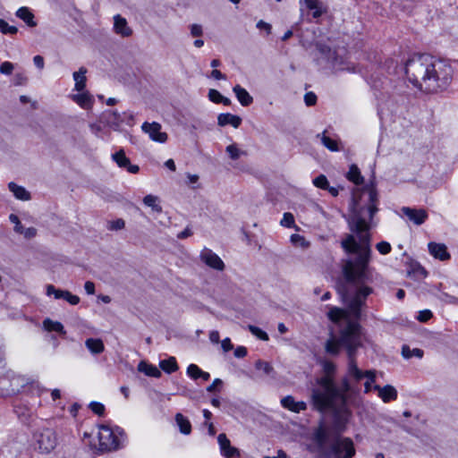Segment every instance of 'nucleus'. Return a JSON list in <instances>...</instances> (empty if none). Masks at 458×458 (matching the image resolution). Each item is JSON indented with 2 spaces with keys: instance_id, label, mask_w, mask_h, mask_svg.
Returning <instances> with one entry per match:
<instances>
[{
  "instance_id": "1",
  "label": "nucleus",
  "mask_w": 458,
  "mask_h": 458,
  "mask_svg": "<svg viewBox=\"0 0 458 458\" xmlns=\"http://www.w3.org/2000/svg\"><path fill=\"white\" fill-rule=\"evenodd\" d=\"M377 193L373 185L352 191L349 224L357 238L353 234H348L341 245L346 253L356 255L354 259L349 258L343 261L344 276L354 286L353 291L348 292L353 293L349 305L354 314L359 313V308L373 292L366 284L372 282L373 275V268L369 267L371 248L369 230L377 211Z\"/></svg>"
},
{
  "instance_id": "2",
  "label": "nucleus",
  "mask_w": 458,
  "mask_h": 458,
  "mask_svg": "<svg viewBox=\"0 0 458 458\" xmlns=\"http://www.w3.org/2000/svg\"><path fill=\"white\" fill-rule=\"evenodd\" d=\"M343 301L347 305L348 310H344L336 307L330 308L327 312L329 319L338 324L343 328L339 339L331 337L326 344V350L330 354H337L340 352L341 347H344L348 353L349 365H348V375L350 377L356 381L365 379L364 382V392L366 394L370 393L374 390L376 382V371L366 370L362 371L357 367L355 362V352L356 350L361 346L363 336L361 334V328L357 322L360 315V309L365 302L359 308V313L354 314L349 305L350 299L353 296V293H342Z\"/></svg>"
},
{
  "instance_id": "3",
  "label": "nucleus",
  "mask_w": 458,
  "mask_h": 458,
  "mask_svg": "<svg viewBox=\"0 0 458 458\" xmlns=\"http://www.w3.org/2000/svg\"><path fill=\"white\" fill-rule=\"evenodd\" d=\"M322 368L325 375L317 380L318 386L312 389V404L319 411H332L337 427L343 429L352 415L346 405L345 397L350 386L348 380L344 379L341 389L336 388L333 377L335 365L333 362L325 360L322 362Z\"/></svg>"
},
{
  "instance_id": "4",
  "label": "nucleus",
  "mask_w": 458,
  "mask_h": 458,
  "mask_svg": "<svg viewBox=\"0 0 458 458\" xmlns=\"http://www.w3.org/2000/svg\"><path fill=\"white\" fill-rule=\"evenodd\" d=\"M405 73L414 87L432 93L445 89L451 80L453 70L445 62L428 55L412 56L405 65Z\"/></svg>"
},
{
  "instance_id": "5",
  "label": "nucleus",
  "mask_w": 458,
  "mask_h": 458,
  "mask_svg": "<svg viewBox=\"0 0 458 458\" xmlns=\"http://www.w3.org/2000/svg\"><path fill=\"white\" fill-rule=\"evenodd\" d=\"M318 47L321 56L326 58L331 64L335 72H356V66L349 60V56H347L344 49L332 50L328 47L321 45Z\"/></svg>"
},
{
  "instance_id": "6",
  "label": "nucleus",
  "mask_w": 458,
  "mask_h": 458,
  "mask_svg": "<svg viewBox=\"0 0 458 458\" xmlns=\"http://www.w3.org/2000/svg\"><path fill=\"white\" fill-rule=\"evenodd\" d=\"M123 434V430L119 428L113 429L108 426H100L98 430L99 449L103 451L117 449L121 445Z\"/></svg>"
},
{
  "instance_id": "7",
  "label": "nucleus",
  "mask_w": 458,
  "mask_h": 458,
  "mask_svg": "<svg viewBox=\"0 0 458 458\" xmlns=\"http://www.w3.org/2000/svg\"><path fill=\"white\" fill-rule=\"evenodd\" d=\"M57 445V437L54 430L44 428L33 436V448L41 454H49Z\"/></svg>"
},
{
  "instance_id": "8",
  "label": "nucleus",
  "mask_w": 458,
  "mask_h": 458,
  "mask_svg": "<svg viewBox=\"0 0 458 458\" xmlns=\"http://www.w3.org/2000/svg\"><path fill=\"white\" fill-rule=\"evenodd\" d=\"M330 454L334 458H352L355 454L352 440L348 437L337 439L332 445Z\"/></svg>"
},
{
  "instance_id": "9",
  "label": "nucleus",
  "mask_w": 458,
  "mask_h": 458,
  "mask_svg": "<svg viewBox=\"0 0 458 458\" xmlns=\"http://www.w3.org/2000/svg\"><path fill=\"white\" fill-rule=\"evenodd\" d=\"M141 130L148 135L151 140L165 143L167 141L168 135L165 131H162V126L160 123L153 122L148 123L145 122L141 125Z\"/></svg>"
},
{
  "instance_id": "10",
  "label": "nucleus",
  "mask_w": 458,
  "mask_h": 458,
  "mask_svg": "<svg viewBox=\"0 0 458 458\" xmlns=\"http://www.w3.org/2000/svg\"><path fill=\"white\" fill-rule=\"evenodd\" d=\"M200 260L208 267L222 271L225 268L223 260L213 250L204 248L199 255Z\"/></svg>"
},
{
  "instance_id": "11",
  "label": "nucleus",
  "mask_w": 458,
  "mask_h": 458,
  "mask_svg": "<svg viewBox=\"0 0 458 458\" xmlns=\"http://www.w3.org/2000/svg\"><path fill=\"white\" fill-rule=\"evenodd\" d=\"M401 212L416 225H422L428 217V212L423 208L403 207L402 208Z\"/></svg>"
},
{
  "instance_id": "12",
  "label": "nucleus",
  "mask_w": 458,
  "mask_h": 458,
  "mask_svg": "<svg viewBox=\"0 0 458 458\" xmlns=\"http://www.w3.org/2000/svg\"><path fill=\"white\" fill-rule=\"evenodd\" d=\"M301 11H310L314 19L319 18L327 12L326 6L319 0H300Z\"/></svg>"
},
{
  "instance_id": "13",
  "label": "nucleus",
  "mask_w": 458,
  "mask_h": 458,
  "mask_svg": "<svg viewBox=\"0 0 458 458\" xmlns=\"http://www.w3.org/2000/svg\"><path fill=\"white\" fill-rule=\"evenodd\" d=\"M112 160L115 162V164L120 168H124L130 174H137L140 171V167L137 165L131 164L130 159L126 157L125 152L123 148L119 149L115 153L111 156Z\"/></svg>"
},
{
  "instance_id": "14",
  "label": "nucleus",
  "mask_w": 458,
  "mask_h": 458,
  "mask_svg": "<svg viewBox=\"0 0 458 458\" xmlns=\"http://www.w3.org/2000/svg\"><path fill=\"white\" fill-rule=\"evenodd\" d=\"M217 442L220 447L221 454L225 458H238L240 457V451L232 446L230 440L225 434H220L217 437Z\"/></svg>"
},
{
  "instance_id": "15",
  "label": "nucleus",
  "mask_w": 458,
  "mask_h": 458,
  "mask_svg": "<svg viewBox=\"0 0 458 458\" xmlns=\"http://www.w3.org/2000/svg\"><path fill=\"white\" fill-rule=\"evenodd\" d=\"M71 99L80 107L89 110L94 105L93 96L87 90H82L70 95Z\"/></svg>"
},
{
  "instance_id": "16",
  "label": "nucleus",
  "mask_w": 458,
  "mask_h": 458,
  "mask_svg": "<svg viewBox=\"0 0 458 458\" xmlns=\"http://www.w3.org/2000/svg\"><path fill=\"white\" fill-rule=\"evenodd\" d=\"M428 250L432 257L441 261H446L451 258L447 247L444 243L430 242L428 243Z\"/></svg>"
},
{
  "instance_id": "17",
  "label": "nucleus",
  "mask_w": 458,
  "mask_h": 458,
  "mask_svg": "<svg viewBox=\"0 0 458 458\" xmlns=\"http://www.w3.org/2000/svg\"><path fill=\"white\" fill-rule=\"evenodd\" d=\"M100 119L114 131H118L124 123L123 114H119L115 111L104 112Z\"/></svg>"
},
{
  "instance_id": "18",
  "label": "nucleus",
  "mask_w": 458,
  "mask_h": 458,
  "mask_svg": "<svg viewBox=\"0 0 458 458\" xmlns=\"http://www.w3.org/2000/svg\"><path fill=\"white\" fill-rule=\"evenodd\" d=\"M114 31L123 38H128L132 35V30L128 25L126 19L120 14L114 16Z\"/></svg>"
},
{
  "instance_id": "19",
  "label": "nucleus",
  "mask_w": 458,
  "mask_h": 458,
  "mask_svg": "<svg viewBox=\"0 0 458 458\" xmlns=\"http://www.w3.org/2000/svg\"><path fill=\"white\" fill-rule=\"evenodd\" d=\"M374 390L377 391V396L386 403L395 401L398 396L397 390L391 385L384 386H374Z\"/></svg>"
},
{
  "instance_id": "20",
  "label": "nucleus",
  "mask_w": 458,
  "mask_h": 458,
  "mask_svg": "<svg viewBox=\"0 0 458 458\" xmlns=\"http://www.w3.org/2000/svg\"><path fill=\"white\" fill-rule=\"evenodd\" d=\"M281 405L293 412L299 413L307 409V403L302 401H296L292 395L281 399Z\"/></svg>"
},
{
  "instance_id": "21",
  "label": "nucleus",
  "mask_w": 458,
  "mask_h": 458,
  "mask_svg": "<svg viewBox=\"0 0 458 458\" xmlns=\"http://www.w3.org/2000/svg\"><path fill=\"white\" fill-rule=\"evenodd\" d=\"M8 189L13 194L15 199L19 200L28 201L31 199L30 191H28L23 186L18 185L13 182L8 183Z\"/></svg>"
},
{
  "instance_id": "22",
  "label": "nucleus",
  "mask_w": 458,
  "mask_h": 458,
  "mask_svg": "<svg viewBox=\"0 0 458 458\" xmlns=\"http://www.w3.org/2000/svg\"><path fill=\"white\" fill-rule=\"evenodd\" d=\"M217 122L220 126L231 125L233 128H238L242 123V118L230 113L220 114Z\"/></svg>"
},
{
  "instance_id": "23",
  "label": "nucleus",
  "mask_w": 458,
  "mask_h": 458,
  "mask_svg": "<svg viewBox=\"0 0 458 458\" xmlns=\"http://www.w3.org/2000/svg\"><path fill=\"white\" fill-rule=\"evenodd\" d=\"M86 73L87 69L85 67H81L79 71L73 72L72 76L75 82L73 90L77 92L86 90Z\"/></svg>"
},
{
  "instance_id": "24",
  "label": "nucleus",
  "mask_w": 458,
  "mask_h": 458,
  "mask_svg": "<svg viewBox=\"0 0 458 458\" xmlns=\"http://www.w3.org/2000/svg\"><path fill=\"white\" fill-rule=\"evenodd\" d=\"M233 91L242 106H248L253 102V98L240 85L234 86Z\"/></svg>"
},
{
  "instance_id": "25",
  "label": "nucleus",
  "mask_w": 458,
  "mask_h": 458,
  "mask_svg": "<svg viewBox=\"0 0 458 458\" xmlns=\"http://www.w3.org/2000/svg\"><path fill=\"white\" fill-rule=\"evenodd\" d=\"M85 345L92 354H100L105 351L104 343L99 338H88Z\"/></svg>"
},
{
  "instance_id": "26",
  "label": "nucleus",
  "mask_w": 458,
  "mask_h": 458,
  "mask_svg": "<svg viewBox=\"0 0 458 458\" xmlns=\"http://www.w3.org/2000/svg\"><path fill=\"white\" fill-rule=\"evenodd\" d=\"M138 370L152 377H159L161 376L160 370L155 365L147 361H140L138 365Z\"/></svg>"
},
{
  "instance_id": "27",
  "label": "nucleus",
  "mask_w": 458,
  "mask_h": 458,
  "mask_svg": "<svg viewBox=\"0 0 458 458\" xmlns=\"http://www.w3.org/2000/svg\"><path fill=\"white\" fill-rule=\"evenodd\" d=\"M175 423L179 428V430L183 435H189L191 432V424L190 420L183 416L182 413L175 415Z\"/></svg>"
},
{
  "instance_id": "28",
  "label": "nucleus",
  "mask_w": 458,
  "mask_h": 458,
  "mask_svg": "<svg viewBox=\"0 0 458 458\" xmlns=\"http://www.w3.org/2000/svg\"><path fill=\"white\" fill-rule=\"evenodd\" d=\"M346 178L357 186L362 184L363 182V176L361 175L360 171L356 165H352L349 167V171L346 174Z\"/></svg>"
},
{
  "instance_id": "29",
  "label": "nucleus",
  "mask_w": 458,
  "mask_h": 458,
  "mask_svg": "<svg viewBox=\"0 0 458 458\" xmlns=\"http://www.w3.org/2000/svg\"><path fill=\"white\" fill-rule=\"evenodd\" d=\"M143 203L150 208L152 209V211L156 212V213H161L162 212V207L160 205V199L157 196H155V195H152V194H148V195H146L144 198H143Z\"/></svg>"
},
{
  "instance_id": "30",
  "label": "nucleus",
  "mask_w": 458,
  "mask_h": 458,
  "mask_svg": "<svg viewBox=\"0 0 458 458\" xmlns=\"http://www.w3.org/2000/svg\"><path fill=\"white\" fill-rule=\"evenodd\" d=\"M16 15L21 19L30 27H35L36 22L34 21V15L27 7H21L18 9Z\"/></svg>"
},
{
  "instance_id": "31",
  "label": "nucleus",
  "mask_w": 458,
  "mask_h": 458,
  "mask_svg": "<svg viewBox=\"0 0 458 458\" xmlns=\"http://www.w3.org/2000/svg\"><path fill=\"white\" fill-rule=\"evenodd\" d=\"M225 152L233 160H238L242 156L246 155V152L235 143L228 145L225 148Z\"/></svg>"
},
{
  "instance_id": "32",
  "label": "nucleus",
  "mask_w": 458,
  "mask_h": 458,
  "mask_svg": "<svg viewBox=\"0 0 458 458\" xmlns=\"http://www.w3.org/2000/svg\"><path fill=\"white\" fill-rule=\"evenodd\" d=\"M318 137H320L322 144L328 148L330 151H339L340 148L338 147V141L335 139H331L326 134V131L318 134Z\"/></svg>"
},
{
  "instance_id": "33",
  "label": "nucleus",
  "mask_w": 458,
  "mask_h": 458,
  "mask_svg": "<svg viewBox=\"0 0 458 458\" xmlns=\"http://www.w3.org/2000/svg\"><path fill=\"white\" fill-rule=\"evenodd\" d=\"M159 367L166 373H172L178 369V365L174 357H170L159 362Z\"/></svg>"
},
{
  "instance_id": "34",
  "label": "nucleus",
  "mask_w": 458,
  "mask_h": 458,
  "mask_svg": "<svg viewBox=\"0 0 458 458\" xmlns=\"http://www.w3.org/2000/svg\"><path fill=\"white\" fill-rule=\"evenodd\" d=\"M43 327L47 331H55L62 335L65 334L64 326L58 321H53L49 318H47L43 321Z\"/></svg>"
},
{
  "instance_id": "35",
  "label": "nucleus",
  "mask_w": 458,
  "mask_h": 458,
  "mask_svg": "<svg viewBox=\"0 0 458 458\" xmlns=\"http://www.w3.org/2000/svg\"><path fill=\"white\" fill-rule=\"evenodd\" d=\"M290 241L291 243L296 248L306 250L310 247V242L301 234H292Z\"/></svg>"
},
{
  "instance_id": "36",
  "label": "nucleus",
  "mask_w": 458,
  "mask_h": 458,
  "mask_svg": "<svg viewBox=\"0 0 458 458\" xmlns=\"http://www.w3.org/2000/svg\"><path fill=\"white\" fill-rule=\"evenodd\" d=\"M402 353H403V356L405 358V359H410L411 358L412 356H416L418 358H422L423 356V351L420 350V349H418V348H415L413 350H411L409 347L407 346H403V351H402Z\"/></svg>"
},
{
  "instance_id": "37",
  "label": "nucleus",
  "mask_w": 458,
  "mask_h": 458,
  "mask_svg": "<svg viewBox=\"0 0 458 458\" xmlns=\"http://www.w3.org/2000/svg\"><path fill=\"white\" fill-rule=\"evenodd\" d=\"M46 290H47L46 293H47V296L54 295V298L56 299V300L63 299L64 292H65V291H63V290L56 289L52 284H47V287H46Z\"/></svg>"
},
{
  "instance_id": "38",
  "label": "nucleus",
  "mask_w": 458,
  "mask_h": 458,
  "mask_svg": "<svg viewBox=\"0 0 458 458\" xmlns=\"http://www.w3.org/2000/svg\"><path fill=\"white\" fill-rule=\"evenodd\" d=\"M249 330L251 332V334L253 335H255L259 339H260L262 341H267L268 340L267 334L265 331H263L262 329H260L259 327H257L255 326L250 325L249 326Z\"/></svg>"
},
{
  "instance_id": "39",
  "label": "nucleus",
  "mask_w": 458,
  "mask_h": 458,
  "mask_svg": "<svg viewBox=\"0 0 458 458\" xmlns=\"http://www.w3.org/2000/svg\"><path fill=\"white\" fill-rule=\"evenodd\" d=\"M202 370L195 364H191L187 368V375L192 379H199Z\"/></svg>"
},
{
  "instance_id": "40",
  "label": "nucleus",
  "mask_w": 458,
  "mask_h": 458,
  "mask_svg": "<svg viewBox=\"0 0 458 458\" xmlns=\"http://www.w3.org/2000/svg\"><path fill=\"white\" fill-rule=\"evenodd\" d=\"M255 367L256 369L262 370L267 375H270L274 371L272 365L263 360H258Z\"/></svg>"
},
{
  "instance_id": "41",
  "label": "nucleus",
  "mask_w": 458,
  "mask_h": 458,
  "mask_svg": "<svg viewBox=\"0 0 458 458\" xmlns=\"http://www.w3.org/2000/svg\"><path fill=\"white\" fill-rule=\"evenodd\" d=\"M313 184L319 188V189H323V190H327L329 186V183H328V181L327 179V177L323 174H320L318 175V177H316L314 180H313Z\"/></svg>"
},
{
  "instance_id": "42",
  "label": "nucleus",
  "mask_w": 458,
  "mask_h": 458,
  "mask_svg": "<svg viewBox=\"0 0 458 458\" xmlns=\"http://www.w3.org/2000/svg\"><path fill=\"white\" fill-rule=\"evenodd\" d=\"M282 226L291 228L294 225V217L291 213H284L283 218L280 221Z\"/></svg>"
},
{
  "instance_id": "43",
  "label": "nucleus",
  "mask_w": 458,
  "mask_h": 458,
  "mask_svg": "<svg viewBox=\"0 0 458 458\" xmlns=\"http://www.w3.org/2000/svg\"><path fill=\"white\" fill-rule=\"evenodd\" d=\"M0 30L3 34H15L17 32V29L14 26L9 25L2 19H0Z\"/></svg>"
},
{
  "instance_id": "44",
  "label": "nucleus",
  "mask_w": 458,
  "mask_h": 458,
  "mask_svg": "<svg viewBox=\"0 0 458 458\" xmlns=\"http://www.w3.org/2000/svg\"><path fill=\"white\" fill-rule=\"evenodd\" d=\"M376 248L378 250V252L380 254H382V255L388 254L391 251V250H392L390 243L387 242H378L376 245Z\"/></svg>"
},
{
  "instance_id": "45",
  "label": "nucleus",
  "mask_w": 458,
  "mask_h": 458,
  "mask_svg": "<svg viewBox=\"0 0 458 458\" xmlns=\"http://www.w3.org/2000/svg\"><path fill=\"white\" fill-rule=\"evenodd\" d=\"M432 317H433V313H432V311L430 310H423L419 311L418 316L416 317V318L420 322H427Z\"/></svg>"
},
{
  "instance_id": "46",
  "label": "nucleus",
  "mask_w": 458,
  "mask_h": 458,
  "mask_svg": "<svg viewBox=\"0 0 458 458\" xmlns=\"http://www.w3.org/2000/svg\"><path fill=\"white\" fill-rule=\"evenodd\" d=\"M63 299L65 300L71 305H77L80 302L79 296L72 294L69 291L64 292Z\"/></svg>"
},
{
  "instance_id": "47",
  "label": "nucleus",
  "mask_w": 458,
  "mask_h": 458,
  "mask_svg": "<svg viewBox=\"0 0 458 458\" xmlns=\"http://www.w3.org/2000/svg\"><path fill=\"white\" fill-rule=\"evenodd\" d=\"M208 99L216 104H220L222 99V95L216 89H211L208 91Z\"/></svg>"
},
{
  "instance_id": "48",
  "label": "nucleus",
  "mask_w": 458,
  "mask_h": 458,
  "mask_svg": "<svg viewBox=\"0 0 458 458\" xmlns=\"http://www.w3.org/2000/svg\"><path fill=\"white\" fill-rule=\"evenodd\" d=\"M89 407L91 411L98 415H103L105 411V406L101 403L92 402L90 403Z\"/></svg>"
},
{
  "instance_id": "49",
  "label": "nucleus",
  "mask_w": 458,
  "mask_h": 458,
  "mask_svg": "<svg viewBox=\"0 0 458 458\" xmlns=\"http://www.w3.org/2000/svg\"><path fill=\"white\" fill-rule=\"evenodd\" d=\"M13 64L11 62L5 61L0 65V72L3 74H11L13 71Z\"/></svg>"
},
{
  "instance_id": "50",
  "label": "nucleus",
  "mask_w": 458,
  "mask_h": 458,
  "mask_svg": "<svg viewBox=\"0 0 458 458\" xmlns=\"http://www.w3.org/2000/svg\"><path fill=\"white\" fill-rule=\"evenodd\" d=\"M125 222L119 218L114 221L109 222L108 224V229L110 230H121L124 227Z\"/></svg>"
},
{
  "instance_id": "51",
  "label": "nucleus",
  "mask_w": 458,
  "mask_h": 458,
  "mask_svg": "<svg viewBox=\"0 0 458 458\" xmlns=\"http://www.w3.org/2000/svg\"><path fill=\"white\" fill-rule=\"evenodd\" d=\"M89 129L90 131L98 138H103L102 137V127L99 123H89Z\"/></svg>"
},
{
  "instance_id": "52",
  "label": "nucleus",
  "mask_w": 458,
  "mask_h": 458,
  "mask_svg": "<svg viewBox=\"0 0 458 458\" xmlns=\"http://www.w3.org/2000/svg\"><path fill=\"white\" fill-rule=\"evenodd\" d=\"M191 34L193 37H199L203 34L202 26L199 24H192L191 25Z\"/></svg>"
},
{
  "instance_id": "53",
  "label": "nucleus",
  "mask_w": 458,
  "mask_h": 458,
  "mask_svg": "<svg viewBox=\"0 0 458 458\" xmlns=\"http://www.w3.org/2000/svg\"><path fill=\"white\" fill-rule=\"evenodd\" d=\"M304 100L307 106H312L316 103L317 97L312 92H308L304 96Z\"/></svg>"
},
{
  "instance_id": "54",
  "label": "nucleus",
  "mask_w": 458,
  "mask_h": 458,
  "mask_svg": "<svg viewBox=\"0 0 458 458\" xmlns=\"http://www.w3.org/2000/svg\"><path fill=\"white\" fill-rule=\"evenodd\" d=\"M123 119H124L123 124H126L128 126L133 125L134 116L131 113H129V112L123 113Z\"/></svg>"
},
{
  "instance_id": "55",
  "label": "nucleus",
  "mask_w": 458,
  "mask_h": 458,
  "mask_svg": "<svg viewBox=\"0 0 458 458\" xmlns=\"http://www.w3.org/2000/svg\"><path fill=\"white\" fill-rule=\"evenodd\" d=\"M257 28L259 29V30H263L267 32V34H270L271 33V25L262 20H260L259 21H258L257 23Z\"/></svg>"
},
{
  "instance_id": "56",
  "label": "nucleus",
  "mask_w": 458,
  "mask_h": 458,
  "mask_svg": "<svg viewBox=\"0 0 458 458\" xmlns=\"http://www.w3.org/2000/svg\"><path fill=\"white\" fill-rule=\"evenodd\" d=\"M21 234L25 238L30 239V238H33L34 236H36L37 231H36V229L34 227L24 228V230L21 233Z\"/></svg>"
},
{
  "instance_id": "57",
  "label": "nucleus",
  "mask_w": 458,
  "mask_h": 458,
  "mask_svg": "<svg viewBox=\"0 0 458 458\" xmlns=\"http://www.w3.org/2000/svg\"><path fill=\"white\" fill-rule=\"evenodd\" d=\"M247 355V349L244 346H238L234 350V356L237 358H243Z\"/></svg>"
},
{
  "instance_id": "58",
  "label": "nucleus",
  "mask_w": 458,
  "mask_h": 458,
  "mask_svg": "<svg viewBox=\"0 0 458 458\" xmlns=\"http://www.w3.org/2000/svg\"><path fill=\"white\" fill-rule=\"evenodd\" d=\"M222 386V380L219 378H216L213 383L207 388L208 392H214Z\"/></svg>"
},
{
  "instance_id": "59",
  "label": "nucleus",
  "mask_w": 458,
  "mask_h": 458,
  "mask_svg": "<svg viewBox=\"0 0 458 458\" xmlns=\"http://www.w3.org/2000/svg\"><path fill=\"white\" fill-rule=\"evenodd\" d=\"M440 299L445 303H456L457 301L455 297L449 295L445 293L441 294Z\"/></svg>"
},
{
  "instance_id": "60",
  "label": "nucleus",
  "mask_w": 458,
  "mask_h": 458,
  "mask_svg": "<svg viewBox=\"0 0 458 458\" xmlns=\"http://www.w3.org/2000/svg\"><path fill=\"white\" fill-rule=\"evenodd\" d=\"M84 289L88 294L95 293V284L91 281H87L84 284Z\"/></svg>"
},
{
  "instance_id": "61",
  "label": "nucleus",
  "mask_w": 458,
  "mask_h": 458,
  "mask_svg": "<svg viewBox=\"0 0 458 458\" xmlns=\"http://www.w3.org/2000/svg\"><path fill=\"white\" fill-rule=\"evenodd\" d=\"M221 345H222V348L225 352H228L230 350L233 349V344L231 343V340L229 338H225L222 342H221Z\"/></svg>"
},
{
  "instance_id": "62",
  "label": "nucleus",
  "mask_w": 458,
  "mask_h": 458,
  "mask_svg": "<svg viewBox=\"0 0 458 458\" xmlns=\"http://www.w3.org/2000/svg\"><path fill=\"white\" fill-rule=\"evenodd\" d=\"M33 62L38 69L41 70L44 68V58L41 55H35L33 57Z\"/></svg>"
},
{
  "instance_id": "63",
  "label": "nucleus",
  "mask_w": 458,
  "mask_h": 458,
  "mask_svg": "<svg viewBox=\"0 0 458 458\" xmlns=\"http://www.w3.org/2000/svg\"><path fill=\"white\" fill-rule=\"evenodd\" d=\"M209 340L214 344L219 343L220 335H219L218 331H216V330L211 331L209 334Z\"/></svg>"
},
{
  "instance_id": "64",
  "label": "nucleus",
  "mask_w": 458,
  "mask_h": 458,
  "mask_svg": "<svg viewBox=\"0 0 458 458\" xmlns=\"http://www.w3.org/2000/svg\"><path fill=\"white\" fill-rule=\"evenodd\" d=\"M187 180L188 184L194 185L199 182V175L187 174Z\"/></svg>"
}]
</instances>
